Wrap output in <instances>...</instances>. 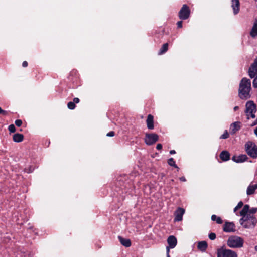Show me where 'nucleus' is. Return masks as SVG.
<instances>
[{"label":"nucleus","mask_w":257,"mask_h":257,"mask_svg":"<svg viewBox=\"0 0 257 257\" xmlns=\"http://www.w3.org/2000/svg\"><path fill=\"white\" fill-rule=\"evenodd\" d=\"M251 81L246 78H243L240 82L238 96L241 99L246 100L250 97Z\"/></svg>","instance_id":"f257e3e1"},{"label":"nucleus","mask_w":257,"mask_h":257,"mask_svg":"<svg viewBox=\"0 0 257 257\" xmlns=\"http://www.w3.org/2000/svg\"><path fill=\"white\" fill-rule=\"evenodd\" d=\"M239 222L245 228H252L255 226L257 220L254 215L248 214V216L242 217Z\"/></svg>","instance_id":"f03ea898"},{"label":"nucleus","mask_w":257,"mask_h":257,"mask_svg":"<svg viewBox=\"0 0 257 257\" xmlns=\"http://www.w3.org/2000/svg\"><path fill=\"white\" fill-rule=\"evenodd\" d=\"M243 239L237 236H231L228 240L227 244L230 248H240L243 245Z\"/></svg>","instance_id":"7ed1b4c3"},{"label":"nucleus","mask_w":257,"mask_h":257,"mask_svg":"<svg viewBox=\"0 0 257 257\" xmlns=\"http://www.w3.org/2000/svg\"><path fill=\"white\" fill-rule=\"evenodd\" d=\"M245 150L251 158L253 159L257 158V146L254 143L251 141L247 142L245 145Z\"/></svg>","instance_id":"20e7f679"},{"label":"nucleus","mask_w":257,"mask_h":257,"mask_svg":"<svg viewBox=\"0 0 257 257\" xmlns=\"http://www.w3.org/2000/svg\"><path fill=\"white\" fill-rule=\"evenodd\" d=\"M246 109L245 112L247 115V119L250 117L254 118L255 113L256 112V106L252 101H249L246 103Z\"/></svg>","instance_id":"39448f33"},{"label":"nucleus","mask_w":257,"mask_h":257,"mask_svg":"<svg viewBox=\"0 0 257 257\" xmlns=\"http://www.w3.org/2000/svg\"><path fill=\"white\" fill-rule=\"evenodd\" d=\"M217 257H237L236 252L222 246L217 249Z\"/></svg>","instance_id":"423d86ee"},{"label":"nucleus","mask_w":257,"mask_h":257,"mask_svg":"<svg viewBox=\"0 0 257 257\" xmlns=\"http://www.w3.org/2000/svg\"><path fill=\"white\" fill-rule=\"evenodd\" d=\"M190 15V10L189 7L186 4H184L178 13V16L181 20L187 19Z\"/></svg>","instance_id":"0eeeda50"},{"label":"nucleus","mask_w":257,"mask_h":257,"mask_svg":"<svg viewBox=\"0 0 257 257\" xmlns=\"http://www.w3.org/2000/svg\"><path fill=\"white\" fill-rule=\"evenodd\" d=\"M158 139L159 136L156 134H146L145 138V142L148 145H152L155 143Z\"/></svg>","instance_id":"6e6552de"},{"label":"nucleus","mask_w":257,"mask_h":257,"mask_svg":"<svg viewBox=\"0 0 257 257\" xmlns=\"http://www.w3.org/2000/svg\"><path fill=\"white\" fill-rule=\"evenodd\" d=\"M185 213V210L179 207L175 212V221H180L182 220V217Z\"/></svg>","instance_id":"1a4fd4ad"},{"label":"nucleus","mask_w":257,"mask_h":257,"mask_svg":"<svg viewBox=\"0 0 257 257\" xmlns=\"http://www.w3.org/2000/svg\"><path fill=\"white\" fill-rule=\"evenodd\" d=\"M235 226L233 222H225L223 226V231L226 232H234Z\"/></svg>","instance_id":"9d476101"},{"label":"nucleus","mask_w":257,"mask_h":257,"mask_svg":"<svg viewBox=\"0 0 257 257\" xmlns=\"http://www.w3.org/2000/svg\"><path fill=\"white\" fill-rule=\"evenodd\" d=\"M241 128V122L240 121H236L231 124L230 127V133L234 134L237 131H239Z\"/></svg>","instance_id":"9b49d317"},{"label":"nucleus","mask_w":257,"mask_h":257,"mask_svg":"<svg viewBox=\"0 0 257 257\" xmlns=\"http://www.w3.org/2000/svg\"><path fill=\"white\" fill-rule=\"evenodd\" d=\"M248 157L245 154H242L238 156H233L232 157V160L236 163H242L248 159Z\"/></svg>","instance_id":"f8f14e48"},{"label":"nucleus","mask_w":257,"mask_h":257,"mask_svg":"<svg viewBox=\"0 0 257 257\" xmlns=\"http://www.w3.org/2000/svg\"><path fill=\"white\" fill-rule=\"evenodd\" d=\"M167 242L169 245L167 247H169V249L174 248L177 243V239L173 235L170 236L167 239Z\"/></svg>","instance_id":"ddd939ff"},{"label":"nucleus","mask_w":257,"mask_h":257,"mask_svg":"<svg viewBox=\"0 0 257 257\" xmlns=\"http://www.w3.org/2000/svg\"><path fill=\"white\" fill-rule=\"evenodd\" d=\"M147 126L148 129L153 130L154 126V117L151 114H149L146 120Z\"/></svg>","instance_id":"4468645a"},{"label":"nucleus","mask_w":257,"mask_h":257,"mask_svg":"<svg viewBox=\"0 0 257 257\" xmlns=\"http://www.w3.org/2000/svg\"><path fill=\"white\" fill-rule=\"evenodd\" d=\"M232 2V8L233 10V13L234 15H236L238 13L239 11V0H231Z\"/></svg>","instance_id":"2eb2a0df"},{"label":"nucleus","mask_w":257,"mask_h":257,"mask_svg":"<svg viewBox=\"0 0 257 257\" xmlns=\"http://www.w3.org/2000/svg\"><path fill=\"white\" fill-rule=\"evenodd\" d=\"M118 238L121 244L126 247H128L131 245V241L130 239L124 238L120 236H118Z\"/></svg>","instance_id":"dca6fc26"},{"label":"nucleus","mask_w":257,"mask_h":257,"mask_svg":"<svg viewBox=\"0 0 257 257\" xmlns=\"http://www.w3.org/2000/svg\"><path fill=\"white\" fill-rule=\"evenodd\" d=\"M257 189V184H250L246 190V194L248 195H251L254 193L255 190Z\"/></svg>","instance_id":"f3484780"},{"label":"nucleus","mask_w":257,"mask_h":257,"mask_svg":"<svg viewBox=\"0 0 257 257\" xmlns=\"http://www.w3.org/2000/svg\"><path fill=\"white\" fill-rule=\"evenodd\" d=\"M230 156V153L227 151H222L220 154V158L223 161L229 160Z\"/></svg>","instance_id":"a211bd4d"},{"label":"nucleus","mask_w":257,"mask_h":257,"mask_svg":"<svg viewBox=\"0 0 257 257\" xmlns=\"http://www.w3.org/2000/svg\"><path fill=\"white\" fill-rule=\"evenodd\" d=\"M250 207L249 205L246 204L243 206V209L240 212V215L243 217L244 216H248L249 213Z\"/></svg>","instance_id":"6ab92c4d"},{"label":"nucleus","mask_w":257,"mask_h":257,"mask_svg":"<svg viewBox=\"0 0 257 257\" xmlns=\"http://www.w3.org/2000/svg\"><path fill=\"white\" fill-rule=\"evenodd\" d=\"M24 139V136L21 134H15L13 136V140L15 142L19 143Z\"/></svg>","instance_id":"aec40b11"},{"label":"nucleus","mask_w":257,"mask_h":257,"mask_svg":"<svg viewBox=\"0 0 257 257\" xmlns=\"http://www.w3.org/2000/svg\"><path fill=\"white\" fill-rule=\"evenodd\" d=\"M197 247L201 251H204L207 247V243L205 241L199 242Z\"/></svg>","instance_id":"412c9836"},{"label":"nucleus","mask_w":257,"mask_h":257,"mask_svg":"<svg viewBox=\"0 0 257 257\" xmlns=\"http://www.w3.org/2000/svg\"><path fill=\"white\" fill-rule=\"evenodd\" d=\"M250 34L252 37H255L257 36V20L254 22Z\"/></svg>","instance_id":"4be33fe9"},{"label":"nucleus","mask_w":257,"mask_h":257,"mask_svg":"<svg viewBox=\"0 0 257 257\" xmlns=\"http://www.w3.org/2000/svg\"><path fill=\"white\" fill-rule=\"evenodd\" d=\"M168 49V44L167 43L164 44L160 48L159 54L161 55L166 52Z\"/></svg>","instance_id":"5701e85b"},{"label":"nucleus","mask_w":257,"mask_h":257,"mask_svg":"<svg viewBox=\"0 0 257 257\" xmlns=\"http://www.w3.org/2000/svg\"><path fill=\"white\" fill-rule=\"evenodd\" d=\"M211 220L213 221H216L217 224H220L223 223L221 218L220 217H217L215 215H212L211 216Z\"/></svg>","instance_id":"b1692460"},{"label":"nucleus","mask_w":257,"mask_h":257,"mask_svg":"<svg viewBox=\"0 0 257 257\" xmlns=\"http://www.w3.org/2000/svg\"><path fill=\"white\" fill-rule=\"evenodd\" d=\"M168 163L171 166L174 167L176 168H178V166L176 165L175 161L173 158H171L168 160Z\"/></svg>","instance_id":"393cba45"},{"label":"nucleus","mask_w":257,"mask_h":257,"mask_svg":"<svg viewBox=\"0 0 257 257\" xmlns=\"http://www.w3.org/2000/svg\"><path fill=\"white\" fill-rule=\"evenodd\" d=\"M67 107L69 109L73 110L75 108L76 105L74 102L70 101L68 103Z\"/></svg>","instance_id":"a878e982"},{"label":"nucleus","mask_w":257,"mask_h":257,"mask_svg":"<svg viewBox=\"0 0 257 257\" xmlns=\"http://www.w3.org/2000/svg\"><path fill=\"white\" fill-rule=\"evenodd\" d=\"M243 205V203L242 201H240L237 206L234 209V212H235L238 209L241 208Z\"/></svg>","instance_id":"bb28decb"},{"label":"nucleus","mask_w":257,"mask_h":257,"mask_svg":"<svg viewBox=\"0 0 257 257\" xmlns=\"http://www.w3.org/2000/svg\"><path fill=\"white\" fill-rule=\"evenodd\" d=\"M229 137V134L227 130H225L224 133L220 137V139H227Z\"/></svg>","instance_id":"cd10ccee"},{"label":"nucleus","mask_w":257,"mask_h":257,"mask_svg":"<svg viewBox=\"0 0 257 257\" xmlns=\"http://www.w3.org/2000/svg\"><path fill=\"white\" fill-rule=\"evenodd\" d=\"M8 130L10 133H14L16 131V128L14 124H11L8 127Z\"/></svg>","instance_id":"c85d7f7f"},{"label":"nucleus","mask_w":257,"mask_h":257,"mask_svg":"<svg viewBox=\"0 0 257 257\" xmlns=\"http://www.w3.org/2000/svg\"><path fill=\"white\" fill-rule=\"evenodd\" d=\"M208 237L210 240H213L216 238V236L215 233L211 232L209 234Z\"/></svg>","instance_id":"c756f323"},{"label":"nucleus","mask_w":257,"mask_h":257,"mask_svg":"<svg viewBox=\"0 0 257 257\" xmlns=\"http://www.w3.org/2000/svg\"><path fill=\"white\" fill-rule=\"evenodd\" d=\"M257 212V208H252L250 209L249 213L250 215H253Z\"/></svg>","instance_id":"7c9ffc66"},{"label":"nucleus","mask_w":257,"mask_h":257,"mask_svg":"<svg viewBox=\"0 0 257 257\" xmlns=\"http://www.w3.org/2000/svg\"><path fill=\"white\" fill-rule=\"evenodd\" d=\"M15 124H16V126L20 127L22 124V121L20 119H17L15 121Z\"/></svg>","instance_id":"2f4dec72"},{"label":"nucleus","mask_w":257,"mask_h":257,"mask_svg":"<svg viewBox=\"0 0 257 257\" xmlns=\"http://www.w3.org/2000/svg\"><path fill=\"white\" fill-rule=\"evenodd\" d=\"M115 135V133L113 131H110L109 133H108L106 135L108 137H113Z\"/></svg>","instance_id":"473e14b6"},{"label":"nucleus","mask_w":257,"mask_h":257,"mask_svg":"<svg viewBox=\"0 0 257 257\" xmlns=\"http://www.w3.org/2000/svg\"><path fill=\"white\" fill-rule=\"evenodd\" d=\"M177 27L181 28L182 27V21H179L177 23Z\"/></svg>","instance_id":"72a5a7b5"},{"label":"nucleus","mask_w":257,"mask_h":257,"mask_svg":"<svg viewBox=\"0 0 257 257\" xmlns=\"http://www.w3.org/2000/svg\"><path fill=\"white\" fill-rule=\"evenodd\" d=\"M170 249L169 247H166V257H170L169 255Z\"/></svg>","instance_id":"f704fd0d"},{"label":"nucleus","mask_w":257,"mask_h":257,"mask_svg":"<svg viewBox=\"0 0 257 257\" xmlns=\"http://www.w3.org/2000/svg\"><path fill=\"white\" fill-rule=\"evenodd\" d=\"M80 101V100L78 98H77V97H75L73 99V102H74V103H78Z\"/></svg>","instance_id":"c9c22d12"},{"label":"nucleus","mask_w":257,"mask_h":257,"mask_svg":"<svg viewBox=\"0 0 257 257\" xmlns=\"http://www.w3.org/2000/svg\"><path fill=\"white\" fill-rule=\"evenodd\" d=\"M162 148V145L161 144H158L156 146L157 150H161Z\"/></svg>","instance_id":"e433bc0d"},{"label":"nucleus","mask_w":257,"mask_h":257,"mask_svg":"<svg viewBox=\"0 0 257 257\" xmlns=\"http://www.w3.org/2000/svg\"><path fill=\"white\" fill-rule=\"evenodd\" d=\"M22 66L23 67H26L28 66V62L26 61H24L23 63H22Z\"/></svg>","instance_id":"4c0bfd02"},{"label":"nucleus","mask_w":257,"mask_h":257,"mask_svg":"<svg viewBox=\"0 0 257 257\" xmlns=\"http://www.w3.org/2000/svg\"><path fill=\"white\" fill-rule=\"evenodd\" d=\"M33 170H34V169H33V168H32L31 167H30L29 168V170H28V171H27V172L28 173H30L32 172H33Z\"/></svg>","instance_id":"58836bf2"},{"label":"nucleus","mask_w":257,"mask_h":257,"mask_svg":"<svg viewBox=\"0 0 257 257\" xmlns=\"http://www.w3.org/2000/svg\"><path fill=\"white\" fill-rule=\"evenodd\" d=\"M180 180L183 182H185L186 181L185 178L184 177H181L179 178Z\"/></svg>","instance_id":"ea45409f"},{"label":"nucleus","mask_w":257,"mask_h":257,"mask_svg":"<svg viewBox=\"0 0 257 257\" xmlns=\"http://www.w3.org/2000/svg\"><path fill=\"white\" fill-rule=\"evenodd\" d=\"M175 153H176V152H175V150H171V151H170V154H175Z\"/></svg>","instance_id":"a19ab883"},{"label":"nucleus","mask_w":257,"mask_h":257,"mask_svg":"<svg viewBox=\"0 0 257 257\" xmlns=\"http://www.w3.org/2000/svg\"><path fill=\"white\" fill-rule=\"evenodd\" d=\"M239 109V107L238 106H235L233 108L234 110V111H237V110H238Z\"/></svg>","instance_id":"79ce46f5"},{"label":"nucleus","mask_w":257,"mask_h":257,"mask_svg":"<svg viewBox=\"0 0 257 257\" xmlns=\"http://www.w3.org/2000/svg\"><path fill=\"white\" fill-rule=\"evenodd\" d=\"M254 134H255V135L257 136V127H256V128L254 130Z\"/></svg>","instance_id":"37998d69"},{"label":"nucleus","mask_w":257,"mask_h":257,"mask_svg":"<svg viewBox=\"0 0 257 257\" xmlns=\"http://www.w3.org/2000/svg\"><path fill=\"white\" fill-rule=\"evenodd\" d=\"M255 250L257 252V245H256L254 247Z\"/></svg>","instance_id":"c03bdc74"}]
</instances>
